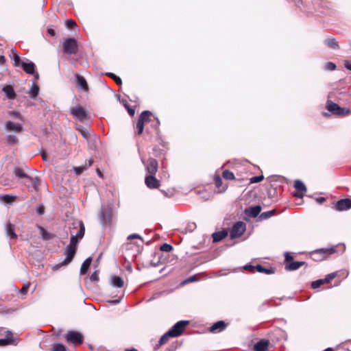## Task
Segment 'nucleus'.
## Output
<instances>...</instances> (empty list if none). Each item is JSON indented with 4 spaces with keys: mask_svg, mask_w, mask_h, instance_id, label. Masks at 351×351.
Instances as JSON below:
<instances>
[{
    "mask_svg": "<svg viewBox=\"0 0 351 351\" xmlns=\"http://www.w3.org/2000/svg\"><path fill=\"white\" fill-rule=\"evenodd\" d=\"M215 185L217 187H219L221 185L222 180H221V178L219 176H215Z\"/></svg>",
    "mask_w": 351,
    "mask_h": 351,
    "instance_id": "nucleus-54",
    "label": "nucleus"
},
{
    "mask_svg": "<svg viewBox=\"0 0 351 351\" xmlns=\"http://www.w3.org/2000/svg\"><path fill=\"white\" fill-rule=\"evenodd\" d=\"M324 284H325V282L324 281V279H319V280H317L315 281H313L311 283V287L313 289H317V288L319 287L321 285H322Z\"/></svg>",
    "mask_w": 351,
    "mask_h": 351,
    "instance_id": "nucleus-45",
    "label": "nucleus"
},
{
    "mask_svg": "<svg viewBox=\"0 0 351 351\" xmlns=\"http://www.w3.org/2000/svg\"><path fill=\"white\" fill-rule=\"evenodd\" d=\"M128 112L131 115L133 116L135 113V110L132 108H128Z\"/></svg>",
    "mask_w": 351,
    "mask_h": 351,
    "instance_id": "nucleus-59",
    "label": "nucleus"
},
{
    "mask_svg": "<svg viewBox=\"0 0 351 351\" xmlns=\"http://www.w3.org/2000/svg\"><path fill=\"white\" fill-rule=\"evenodd\" d=\"M65 339L67 343L74 345L81 344L84 341L83 335L80 332L73 330L69 331L65 335Z\"/></svg>",
    "mask_w": 351,
    "mask_h": 351,
    "instance_id": "nucleus-5",
    "label": "nucleus"
},
{
    "mask_svg": "<svg viewBox=\"0 0 351 351\" xmlns=\"http://www.w3.org/2000/svg\"><path fill=\"white\" fill-rule=\"evenodd\" d=\"M264 179L263 176H254L250 178V183H258L262 181Z\"/></svg>",
    "mask_w": 351,
    "mask_h": 351,
    "instance_id": "nucleus-48",
    "label": "nucleus"
},
{
    "mask_svg": "<svg viewBox=\"0 0 351 351\" xmlns=\"http://www.w3.org/2000/svg\"><path fill=\"white\" fill-rule=\"evenodd\" d=\"M44 211L45 208L43 205L39 206L36 209V212L38 215H43L44 213Z\"/></svg>",
    "mask_w": 351,
    "mask_h": 351,
    "instance_id": "nucleus-57",
    "label": "nucleus"
},
{
    "mask_svg": "<svg viewBox=\"0 0 351 351\" xmlns=\"http://www.w3.org/2000/svg\"><path fill=\"white\" fill-rule=\"evenodd\" d=\"M294 187L298 191L295 193V196L299 198H302L304 196V193L306 191V187L305 184L300 180H296L294 182Z\"/></svg>",
    "mask_w": 351,
    "mask_h": 351,
    "instance_id": "nucleus-13",
    "label": "nucleus"
},
{
    "mask_svg": "<svg viewBox=\"0 0 351 351\" xmlns=\"http://www.w3.org/2000/svg\"><path fill=\"white\" fill-rule=\"evenodd\" d=\"M65 24H66V27L69 29H71L76 25V23L73 20H71V19L66 20Z\"/></svg>",
    "mask_w": 351,
    "mask_h": 351,
    "instance_id": "nucleus-49",
    "label": "nucleus"
},
{
    "mask_svg": "<svg viewBox=\"0 0 351 351\" xmlns=\"http://www.w3.org/2000/svg\"><path fill=\"white\" fill-rule=\"evenodd\" d=\"M170 337H172L170 335H168V332H167L160 337V339L159 340V344L163 345V344L166 343L169 341Z\"/></svg>",
    "mask_w": 351,
    "mask_h": 351,
    "instance_id": "nucleus-42",
    "label": "nucleus"
},
{
    "mask_svg": "<svg viewBox=\"0 0 351 351\" xmlns=\"http://www.w3.org/2000/svg\"><path fill=\"white\" fill-rule=\"evenodd\" d=\"M14 175L20 178H29L23 171L20 168H16L14 171Z\"/></svg>",
    "mask_w": 351,
    "mask_h": 351,
    "instance_id": "nucleus-34",
    "label": "nucleus"
},
{
    "mask_svg": "<svg viewBox=\"0 0 351 351\" xmlns=\"http://www.w3.org/2000/svg\"><path fill=\"white\" fill-rule=\"evenodd\" d=\"M29 284H27V285H24L23 288L21 289L20 292L23 293V294H25L28 289H29Z\"/></svg>",
    "mask_w": 351,
    "mask_h": 351,
    "instance_id": "nucleus-56",
    "label": "nucleus"
},
{
    "mask_svg": "<svg viewBox=\"0 0 351 351\" xmlns=\"http://www.w3.org/2000/svg\"><path fill=\"white\" fill-rule=\"evenodd\" d=\"M91 262H92V258L91 257L87 258L84 261V263L82 264L81 268H80V274L81 275H84V274H85L87 272L88 269V268H89V267H90V265L91 264Z\"/></svg>",
    "mask_w": 351,
    "mask_h": 351,
    "instance_id": "nucleus-27",
    "label": "nucleus"
},
{
    "mask_svg": "<svg viewBox=\"0 0 351 351\" xmlns=\"http://www.w3.org/2000/svg\"><path fill=\"white\" fill-rule=\"evenodd\" d=\"M17 343L16 339L13 337L12 333L11 332H8L6 335V337L3 339H0V346H5L8 345H16Z\"/></svg>",
    "mask_w": 351,
    "mask_h": 351,
    "instance_id": "nucleus-17",
    "label": "nucleus"
},
{
    "mask_svg": "<svg viewBox=\"0 0 351 351\" xmlns=\"http://www.w3.org/2000/svg\"><path fill=\"white\" fill-rule=\"evenodd\" d=\"M337 276V273L333 272L328 274L325 278H324V281L325 283L330 282L332 279H334Z\"/></svg>",
    "mask_w": 351,
    "mask_h": 351,
    "instance_id": "nucleus-47",
    "label": "nucleus"
},
{
    "mask_svg": "<svg viewBox=\"0 0 351 351\" xmlns=\"http://www.w3.org/2000/svg\"><path fill=\"white\" fill-rule=\"evenodd\" d=\"M92 164H93V160H89L88 165H86L84 166H80V167H75L74 168V171H75L76 175L81 174L84 171L87 169L88 167L91 166Z\"/></svg>",
    "mask_w": 351,
    "mask_h": 351,
    "instance_id": "nucleus-32",
    "label": "nucleus"
},
{
    "mask_svg": "<svg viewBox=\"0 0 351 351\" xmlns=\"http://www.w3.org/2000/svg\"><path fill=\"white\" fill-rule=\"evenodd\" d=\"M75 78L77 86L81 88L84 91H88V86L85 78L79 74L75 75Z\"/></svg>",
    "mask_w": 351,
    "mask_h": 351,
    "instance_id": "nucleus-20",
    "label": "nucleus"
},
{
    "mask_svg": "<svg viewBox=\"0 0 351 351\" xmlns=\"http://www.w3.org/2000/svg\"><path fill=\"white\" fill-rule=\"evenodd\" d=\"M228 235L226 230L216 232L213 234L212 237L214 242H219L226 238Z\"/></svg>",
    "mask_w": 351,
    "mask_h": 351,
    "instance_id": "nucleus-23",
    "label": "nucleus"
},
{
    "mask_svg": "<svg viewBox=\"0 0 351 351\" xmlns=\"http://www.w3.org/2000/svg\"><path fill=\"white\" fill-rule=\"evenodd\" d=\"M275 214V210H271L266 212H263L261 214V219H267Z\"/></svg>",
    "mask_w": 351,
    "mask_h": 351,
    "instance_id": "nucleus-36",
    "label": "nucleus"
},
{
    "mask_svg": "<svg viewBox=\"0 0 351 351\" xmlns=\"http://www.w3.org/2000/svg\"><path fill=\"white\" fill-rule=\"evenodd\" d=\"M111 285L113 287L121 288L123 286L124 282L123 279L119 276H112L110 279Z\"/></svg>",
    "mask_w": 351,
    "mask_h": 351,
    "instance_id": "nucleus-25",
    "label": "nucleus"
},
{
    "mask_svg": "<svg viewBox=\"0 0 351 351\" xmlns=\"http://www.w3.org/2000/svg\"><path fill=\"white\" fill-rule=\"evenodd\" d=\"M77 225L80 228L79 230L75 234L71 233L70 243L66 247V258L62 262L53 266V269L54 270L58 269L62 266L68 265L73 260L76 252L77 243L83 238L85 232L84 223L82 221H79Z\"/></svg>",
    "mask_w": 351,
    "mask_h": 351,
    "instance_id": "nucleus-1",
    "label": "nucleus"
},
{
    "mask_svg": "<svg viewBox=\"0 0 351 351\" xmlns=\"http://www.w3.org/2000/svg\"><path fill=\"white\" fill-rule=\"evenodd\" d=\"M8 114L10 117L19 120H23L22 115L17 111H10L8 112Z\"/></svg>",
    "mask_w": 351,
    "mask_h": 351,
    "instance_id": "nucleus-41",
    "label": "nucleus"
},
{
    "mask_svg": "<svg viewBox=\"0 0 351 351\" xmlns=\"http://www.w3.org/2000/svg\"><path fill=\"white\" fill-rule=\"evenodd\" d=\"M326 108L331 113L336 114V115H339V116L347 115V114H349L350 112V110L349 108H341L338 104H337L331 101H327Z\"/></svg>",
    "mask_w": 351,
    "mask_h": 351,
    "instance_id": "nucleus-3",
    "label": "nucleus"
},
{
    "mask_svg": "<svg viewBox=\"0 0 351 351\" xmlns=\"http://www.w3.org/2000/svg\"><path fill=\"white\" fill-rule=\"evenodd\" d=\"M107 75L113 79L117 84L121 85L122 84L121 79L114 73H108Z\"/></svg>",
    "mask_w": 351,
    "mask_h": 351,
    "instance_id": "nucleus-46",
    "label": "nucleus"
},
{
    "mask_svg": "<svg viewBox=\"0 0 351 351\" xmlns=\"http://www.w3.org/2000/svg\"><path fill=\"white\" fill-rule=\"evenodd\" d=\"M20 66L23 68V71L28 74H34L35 73V64L32 62H21Z\"/></svg>",
    "mask_w": 351,
    "mask_h": 351,
    "instance_id": "nucleus-19",
    "label": "nucleus"
},
{
    "mask_svg": "<svg viewBox=\"0 0 351 351\" xmlns=\"http://www.w3.org/2000/svg\"><path fill=\"white\" fill-rule=\"evenodd\" d=\"M345 66L347 69L351 71V64H350L348 61H346L345 62Z\"/></svg>",
    "mask_w": 351,
    "mask_h": 351,
    "instance_id": "nucleus-61",
    "label": "nucleus"
},
{
    "mask_svg": "<svg viewBox=\"0 0 351 351\" xmlns=\"http://www.w3.org/2000/svg\"><path fill=\"white\" fill-rule=\"evenodd\" d=\"M316 200H317V202L318 203L322 204V203H323V202L325 201V198H324V197H318V198H317V199H316Z\"/></svg>",
    "mask_w": 351,
    "mask_h": 351,
    "instance_id": "nucleus-60",
    "label": "nucleus"
},
{
    "mask_svg": "<svg viewBox=\"0 0 351 351\" xmlns=\"http://www.w3.org/2000/svg\"><path fill=\"white\" fill-rule=\"evenodd\" d=\"M189 324L188 321H179L178 322L169 330L168 335L172 337H176L182 335L185 327Z\"/></svg>",
    "mask_w": 351,
    "mask_h": 351,
    "instance_id": "nucleus-6",
    "label": "nucleus"
},
{
    "mask_svg": "<svg viewBox=\"0 0 351 351\" xmlns=\"http://www.w3.org/2000/svg\"><path fill=\"white\" fill-rule=\"evenodd\" d=\"M194 278H195V277H194V276L189 277V278H187V279L185 280V282H193V281H194Z\"/></svg>",
    "mask_w": 351,
    "mask_h": 351,
    "instance_id": "nucleus-63",
    "label": "nucleus"
},
{
    "mask_svg": "<svg viewBox=\"0 0 351 351\" xmlns=\"http://www.w3.org/2000/svg\"><path fill=\"white\" fill-rule=\"evenodd\" d=\"M147 112H142L139 117V119L138 120L137 124H136V128L138 130L137 133L138 134H141L143 132L144 128V123L143 119L144 117L146 116Z\"/></svg>",
    "mask_w": 351,
    "mask_h": 351,
    "instance_id": "nucleus-24",
    "label": "nucleus"
},
{
    "mask_svg": "<svg viewBox=\"0 0 351 351\" xmlns=\"http://www.w3.org/2000/svg\"><path fill=\"white\" fill-rule=\"evenodd\" d=\"M112 210L110 208L106 207L101 208L99 217V221L103 226H105L106 224L109 223L110 222Z\"/></svg>",
    "mask_w": 351,
    "mask_h": 351,
    "instance_id": "nucleus-8",
    "label": "nucleus"
},
{
    "mask_svg": "<svg viewBox=\"0 0 351 351\" xmlns=\"http://www.w3.org/2000/svg\"><path fill=\"white\" fill-rule=\"evenodd\" d=\"M65 350H66V346L64 345H63L62 343L55 344L51 348V351H65Z\"/></svg>",
    "mask_w": 351,
    "mask_h": 351,
    "instance_id": "nucleus-43",
    "label": "nucleus"
},
{
    "mask_svg": "<svg viewBox=\"0 0 351 351\" xmlns=\"http://www.w3.org/2000/svg\"><path fill=\"white\" fill-rule=\"evenodd\" d=\"M71 113L80 121H83L87 119V112L81 106L72 108L71 109Z\"/></svg>",
    "mask_w": 351,
    "mask_h": 351,
    "instance_id": "nucleus-9",
    "label": "nucleus"
},
{
    "mask_svg": "<svg viewBox=\"0 0 351 351\" xmlns=\"http://www.w3.org/2000/svg\"><path fill=\"white\" fill-rule=\"evenodd\" d=\"M269 344V341L268 340L261 339L254 344V351H267L268 349Z\"/></svg>",
    "mask_w": 351,
    "mask_h": 351,
    "instance_id": "nucleus-18",
    "label": "nucleus"
},
{
    "mask_svg": "<svg viewBox=\"0 0 351 351\" xmlns=\"http://www.w3.org/2000/svg\"><path fill=\"white\" fill-rule=\"evenodd\" d=\"M90 280L91 281H97L99 280L97 271H95L90 275Z\"/></svg>",
    "mask_w": 351,
    "mask_h": 351,
    "instance_id": "nucleus-53",
    "label": "nucleus"
},
{
    "mask_svg": "<svg viewBox=\"0 0 351 351\" xmlns=\"http://www.w3.org/2000/svg\"><path fill=\"white\" fill-rule=\"evenodd\" d=\"M143 112H147L146 116L144 117L145 119H143V123H145L150 121L152 113L148 110L143 111Z\"/></svg>",
    "mask_w": 351,
    "mask_h": 351,
    "instance_id": "nucleus-51",
    "label": "nucleus"
},
{
    "mask_svg": "<svg viewBox=\"0 0 351 351\" xmlns=\"http://www.w3.org/2000/svg\"><path fill=\"white\" fill-rule=\"evenodd\" d=\"M3 91L6 95V96L8 99H14L15 93H14L13 88L11 86L7 85V86H4L3 88Z\"/></svg>",
    "mask_w": 351,
    "mask_h": 351,
    "instance_id": "nucleus-28",
    "label": "nucleus"
},
{
    "mask_svg": "<svg viewBox=\"0 0 351 351\" xmlns=\"http://www.w3.org/2000/svg\"><path fill=\"white\" fill-rule=\"evenodd\" d=\"M261 211V206H255L245 209V214L252 217H257Z\"/></svg>",
    "mask_w": 351,
    "mask_h": 351,
    "instance_id": "nucleus-21",
    "label": "nucleus"
},
{
    "mask_svg": "<svg viewBox=\"0 0 351 351\" xmlns=\"http://www.w3.org/2000/svg\"><path fill=\"white\" fill-rule=\"evenodd\" d=\"M222 176L226 180H232L234 179V173L229 170L223 171Z\"/></svg>",
    "mask_w": 351,
    "mask_h": 351,
    "instance_id": "nucleus-37",
    "label": "nucleus"
},
{
    "mask_svg": "<svg viewBox=\"0 0 351 351\" xmlns=\"http://www.w3.org/2000/svg\"><path fill=\"white\" fill-rule=\"evenodd\" d=\"M160 250L162 252H169L173 250V247L168 243H163L160 246Z\"/></svg>",
    "mask_w": 351,
    "mask_h": 351,
    "instance_id": "nucleus-44",
    "label": "nucleus"
},
{
    "mask_svg": "<svg viewBox=\"0 0 351 351\" xmlns=\"http://www.w3.org/2000/svg\"><path fill=\"white\" fill-rule=\"evenodd\" d=\"M145 183L149 189H157L160 186L159 181L152 175H149L145 177Z\"/></svg>",
    "mask_w": 351,
    "mask_h": 351,
    "instance_id": "nucleus-15",
    "label": "nucleus"
},
{
    "mask_svg": "<svg viewBox=\"0 0 351 351\" xmlns=\"http://www.w3.org/2000/svg\"><path fill=\"white\" fill-rule=\"evenodd\" d=\"M336 68V65L332 62H327L325 65V69L328 71H333Z\"/></svg>",
    "mask_w": 351,
    "mask_h": 351,
    "instance_id": "nucleus-50",
    "label": "nucleus"
},
{
    "mask_svg": "<svg viewBox=\"0 0 351 351\" xmlns=\"http://www.w3.org/2000/svg\"><path fill=\"white\" fill-rule=\"evenodd\" d=\"M77 129L84 138H86V140H88L89 138L90 134L86 129H85L82 127L77 128Z\"/></svg>",
    "mask_w": 351,
    "mask_h": 351,
    "instance_id": "nucleus-40",
    "label": "nucleus"
},
{
    "mask_svg": "<svg viewBox=\"0 0 351 351\" xmlns=\"http://www.w3.org/2000/svg\"><path fill=\"white\" fill-rule=\"evenodd\" d=\"M47 32L51 36H54L55 35V31L53 29H47Z\"/></svg>",
    "mask_w": 351,
    "mask_h": 351,
    "instance_id": "nucleus-62",
    "label": "nucleus"
},
{
    "mask_svg": "<svg viewBox=\"0 0 351 351\" xmlns=\"http://www.w3.org/2000/svg\"><path fill=\"white\" fill-rule=\"evenodd\" d=\"M142 239L141 237L138 234H130L128 237V240H132V239Z\"/></svg>",
    "mask_w": 351,
    "mask_h": 351,
    "instance_id": "nucleus-55",
    "label": "nucleus"
},
{
    "mask_svg": "<svg viewBox=\"0 0 351 351\" xmlns=\"http://www.w3.org/2000/svg\"><path fill=\"white\" fill-rule=\"evenodd\" d=\"M5 128L8 132H13L16 134H19L23 130V127L21 123H15L12 121H7L5 123Z\"/></svg>",
    "mask_w": 351,
    "mask_h": 351,
    "instance_id": "nucleus-11",
    "label": "nucleus"
},
{
    "mask_svg": "<svg viewBox=\"0 0 351 351\" xmlns=\"http://www.w3.org/2000/svg\"><path fill=\"white\" fill-rule=\"evenodd\" d=\"M5 231L7 236L10 239H15L16 238V234L14 232V226L12 223H9L5 226Z\"/></svg>",
    "mask_w": 351,
    "mask_h": 351,
    "instance_id": "nucleus-26",
    "label": "nucleus"
},
{
    "mask_svg": "<svg viewBox=\"0 0 351 351\" xmlns=\"http://www.w3.org/2000/svg\"><path fill=\"white\" fill-rule=\"evenodd\" d=\"M305 262L303 261H293L287 264L285 269L289 271H293L299 269L301 266L304 265Z\"/></svg>",
    "mask_w": 351,
    "mask_h": 351,
    "instance_id": "nucleus-22",
    "label": "nucleus"
},
{
    "mask_svg": "<svg viewBox=\"0 0 351 351\" xmlns=\"http://www.w3.org/2000/svg\"><path fill=\"white\" fill-rule=\"evenodd\" d=\"M245 230V225L242 221L237 222L230 230V237L232 239L241 237Z\"/></svg>",
    "mask_w": 351,
    "mask_h": 351,
    "instance_id": "nucleus-7",
    "label": "nucleus"
},
{
    "mask_svg": "<svg viewBox=\"0 0 351 351\" xmlns=\"http://www.w3.org/2000/svg\"><path fill=\"white\" fill-rule=\"evenodd\" d=\"M143 163L146 167V170L149 175L154 176L158 170V162L154 158H149L147 162L142 159Z\"/></svg>",
    "mask_w": 351,
    "mask_h": 351,
    "instance_id": "nucleus-10",
    "label": "nucleus"
},
{
    "mask_svg": "<svg viewBox=\"0 0 351 351\" xmlns=\"http://www.w3.org/2000/svg\"><path fill=\"white\" fill-rule=\"evenodd\" d=\"M31 181L32 182L33 187L37 190L39 186V180L38 178H31Z\"/></svg>",
    "mask_w": 351,
    "mask_h": 351,
    "instance_id": "nucleus-52",
    "label": "nucleus"
},
{
    "mask_svg": "<svg viewBox=\"0 0 351 351\" xmlns=\"http://www.w3.org/2000/svg\"><path fill=\"white\" fill-rule=\"evenodd\" d=\"M63 52L66 54H75L77 51V44L75 39L70 38L64 40L63 44Z\"/></svg>",
    "mask_w": 351,
    "mask_h": 351,
    "instance_id": "nucleus-4",
    "label": "nucleus"
},
{
    "mask_svg": "<svg viewBox=\"0 0 351 351\" xmlns=\"http://www.w3.org/2000/svg\"><path fill=\"white\" fill-rule=\"evenodd\" d=\"M6 141L8 144H17L19 142L17 137L12 134L8 135Z\"/></svg>",
    "mask_w": 351,
    "mask_h": 351,
    "instance_id": "nucleus-38",
    "label": "nucleus"
},
{
    "mask_svg": "<svg viewBox=\"0 0 351 351\" xmlns=\"http://www.w3.org/2000/svg\"><path fill=\"white\" fill-rule=\"evenodd\" d=\"M324 43L330 48L337 49L339 48L338 43L335 38H327L325 40Z\"/></svg>",
    "mask_w": 351,
    "mask_h": 351,
    "instance_id": "nucleus-30",
    "label": "nucleus"
},
{
    "mask_svg": "<svg viewBox=\"0 0 351 351\" xmlns=\"http://www.w3.org/2000/svg\"><path fill=\"white\" fill-rule=\"evenodd\" d=\"M227 324L224 321H218L214 323L209 329V331L213 333L221 332L226 329Z\"/></svg>",
    "mask_w": 351,
    "mask_h": 351,
    "instance_id": "nucleus-16",
    "label": "nucleus"
},
{
    "mask_svg": "<svg viewBox=\"0 0 351 351\" xmlns=\"http://www.w3.org/2000/svg\"><path fill=\"white\" fill-rule=\"evenodd\" d=\"M10 58L14 60V66H20V64L21 62H23L19 55L16 53V51L15 49L11 50V54L10 55Z\"/></svg>",
    "mask_w": 351,
    "mask_h": 351,
    "instance_id": "nucleus-29",
    "label": "nucleus"
},
{
    "mask_svg": "<svg viewBox=\"0 0 351 351\" xmlns=\"http://www.w3.org/2000/svg\"><path fill=\"white\" fill-rule=\"evenodd\" d=\"M285 257L286 261H287V262H289L293 260V257L290 255V254L289 252L285 253Z\"/></svg>",
    "mask_w": 351,
    "mask_h": 351,
    "instance_id": "nucleus-58",
    "label": "nucleus"
},
{
    "mask_svg": "<svg viewBox=\"0 0 351 351\" xmlns=\"http://www.w3.org/2000/svg\"><path fill=\"white\" fill-rule=\"evenodd\" d=\"M244 269H247V270H250V271H254V269L256 270V271L259 272V273H265V274H273L274 272V269L272 268H269V269H266L265 267H263L262 265H257L256 266H252V265H245L244 267Z\"/></svg>",
    "mask_w": 351,
    "mask_h": 351,
    "instance_id": "nucleus-14",
    "label": "nucleus"
},
{
    "mask_svg": "<svg viewBox=\"0 0 351 351\" xmlns=\"http://www.w3.org/2000/svg\"><path fill=\"white\" fill-rule=\"evenodd\" d=\"M5 61L4 56H0V64H3Z\"/></svg>",
    "mask_w": 351,
    "mask_h": 351,
    "instance_id": "nucleus-64",
    "label": "nucleus"
},
{
    "mask_svg": "<svg viewBox=\"0 0 351 351\" xmlns=\"http://www.w3.org/2000/svg\"><path fill=\"white\" fill-rule=\"evenodd\" d=\"M336 252L335 247L330 248H321L315 250L311 252V257L315 261H321L327 258L330 254H332Z\"/></svg>",
    "mask_w": 351,
    "mask_h": 351,
    "instance_id": "nucleus-2",
    "label": "nucleus"
},
{
    "mask_svg": "<svg viewBox=\"0 0 351 351\" xmlns=\"http://www.w3.org/2000/svg\"><path fill=\"white\" fill-rule=\"evenodd\" d=\"M38 229L43 240H49L53 237V235L47 232L43 227L38 226Z\"/></svg>",
    "mask_w": 351,
    "mask_h": 351,
    "instance_id": "nucleus-33",
    "label": "nucleus"
},
{
    "mask_svg": "<svg viewBox=\"0 0 351 351\" xmlns=\"http://www.w3.org/2000/svg\"><path fill=\"white\" fill-rule=\"evenodd\" d=\"M344 94H346V91L344 90H341V89L334 90L333 91H332L330 93L329 97H336L339 99H343L342 96Z\"/></svg>",
    "mask_w": 351,
    "mask_h": 351,
    "instance_id": "nucleus-31",
    "label": "nucleus"
},
{
    "mask_svg": "<svg viewBox=\"0 0 351 351\" xmlns=\"http://www.w3.org/2000/svg\"><path fill=\"white\" fill-rule=\"evenodd\" d=\"M351 208V199L346 198L337 201L335 205V209L338 211L347 210Z\"/></svg>",
    "mask_w": 351,
    "mask_h": 351,
    "instance_id": "nucleus-12",
    "label": "nucleus"
},
{
    "mask_svg": "<svg viewBox=\"0 0 351 351\" xmlns=\"http://www.w3.org/2000/svg\"><path fill=\"white\" fill-rule=\"evenodd\" d=\"M14 196L10 195H3L1 197V199L2 201L8 204L12 203L14 201Z\"/></svg>",
    "mask_w": 351,
    "mask_h": 351,
    "instance_id": "nucleus-39",
    "label": "nucleus"
},
{
    "mask_svg": "<svg viewBox=\"0 0 351 351\" xmlns=\"http://www.w3.org/2000/svg\"><path fill=\"white\" fill-rule=\"evenodd\" d=\"M38 91H39L38 86L36 85H33L31 87L30 90H29V94L31 97L35 98L38 95Z\"/></svg>",
    "mask_w": 351,
    "mask_h": 351,
    "instance_id": "nucleus-35",
    "label": "nucleus"
}]
</instances>
